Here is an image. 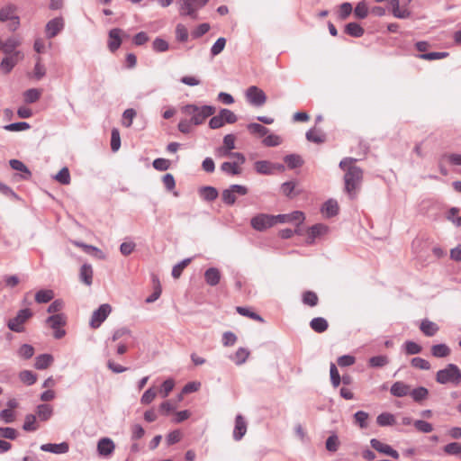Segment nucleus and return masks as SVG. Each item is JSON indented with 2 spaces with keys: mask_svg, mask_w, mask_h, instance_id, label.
<instances>
[{
  "mask_svg": "<svg viewBox=\"0 0 461 461\" xmlns=\"http://www.w3.org/2000/svg\"><path fill=\"white\" fill-rule=\"evenodd\" d=\"M357 161L353 158H344L339 162V167L345 171L344 185L345 192L350 200L357 197L363 181V170L355 165Z\"/></svg>",
  "mask_w": 461,
  "mask_h": 461,
  "instance_id": "1",
  "label": "nucleus"
},
{
  "mask_svg": "<svg viewBox=\"0 0 461 461\" xmlns=\"http://www.w3.org/2000/svg\"><path fill=\"white\" fill-rule=\"evenodd\" d=\"M182 112L185 115L190 116L191 122L194 125H200L206 118L214 114L215 107L212 105L197 106L195 104H186L182 107Z\"/></svg>",
  "mask_w": 461,
  "mask_h": 461,
  "instance_id": "2",
  "label": "nucleus"
},
{
  "mask_svg": "<svg viewBox=\"0 0 461 461\" xmlns=\"http://www.w3.org/2000/svg\"><path fill=\"white\" fill-rule=\"evenodd\" d=\"M436 381L441 384H452L458 385L461 383V370L455 364H448L436 374Z\"/></svg>",
  "mask_w": 461,
  "mask_h": 461,
  "instance_id": "3",
  "label": "nucleus"
},
{
  "mask_svg": "<svg viewBox=\"0 0 461 461\" xmlns=\"http://www.w3.org/2000/svg\"><path fill=\"white\" fill-rule=\"evenodd\" d=\"M32 316V312L28 309L20 310L16 316L10 319L7 322V327L9 330L14 332H23L24 331V323Z\"/></svg>",
  "mask_w": 461,
  "mask_h": 461,
  "instance_id": "4",
  "label": "nucleus"
},
{
  "mask_svg": "<svg viewBox=\"0 0 461 461\" xmlns=\"http://www.w3.org/2000/svg\"><path fill=\"white\" fill-rule=\"evenodd\" d=\"M247 101L253 106L260 107L267 102L265 92L256 86L248 87L245 93Z\"/></svg>",
  "mask_w": 461,
  "mask_h": 461,
  "instance_id": "5",
  "label": "nucleus"
},
{
  "mask_svg": "<svg viewBox=\"0 0 461 461\" xmlns=\"http://www.w3.org/2000/svg\"><path fill=\"white\" fill-rule=\"evenodd\" d=\"M235 194L245 195L248 194V188L241 185H231L229 188L224 189L221 193L222 202L227 205H232L236 202Z\"/></svg>",
  "mask_w": 461,
  "mask_h": 461,
  "instance_id": "6",
  "label": "nucleus"
},
{
  "mask_svg": "<svg viewBox=\"0 0 461 461\" xmlns=\"http://www.w3.org/2000/svg\"><path fill=\"white\" fill-rule=\"evenodd\" d=\"M250 224L254 230L264 231L276 224V218L275 215L260 213L251 219Z\"/></svg>",
  "mask_w": 461,
  "mask_h": 461,
  "instance_id": "7",
  "label": "nucleus"
},
{
  "mask_svg": "<svg viewBox=\"0 0 461 461\" xmlns=\"http://www.w3.org/2000/svg\"><path fill=\"white\" fill-rule=\"evenodd\" d=\"M111 311L112 308L110 304L104 303L100 305L92 314L90 326L94 329L100 327V325L106 320Z\"/></svg>",
  "mask_w": 461,
  "mask_h": 461,
  "instance_id": "8",
  "label": "nucleus"
},
{
  "mask_svg": "<svg viewBox=\"0 0 461 461\" xmlns=\"http://www.w3.org/2000/svg\"><path fill=\"white\" fill-rule=\"evenodd\" d=\"M65 26V23L62 17H55L49 21L46 24V36L49 39H52L57 36Z\"/></svg>",
  "mask_w": 461,
  "mask_h": 461,
  "instance_id": "9",
  "label": "nucleus"
},
{
  "mask_svg": "<svg viewBox=\"0 0 461 461\" xmlns=\"http://www.w3.org/2000/svg\"><path fill=\"white\" fill-rule=\"evenodd\" d=\"M275 218L276 223L296 222L297 224H301L305 219L303 212L301 211H294L287 214H278Z\"/></svg>",
  "mask_w": 461,
  "mask_h": 461,
  "instance_id": "10",
  "label": "nucleus"
},
{
  "mask_svg": "<svg viewBox=\"0 0 461 461\" xmlns=\"http://www.w3.org/2000/svg\"><path fill=\"white\" fill-rule=\"evenodd\" d=\"M370 445L374 449L380 453L390 456L395 459L399 457V453L396 450H394L390 445L384 444L376 438H372L370 440Z\"/></svg>",
  "mask_w": 461,
  "mask_h": 461,
  "instance_id": "11",
  "label": "nucleus"
},
{
  "mask_svg": "<svg viewBox=\"0 0 461 461\" xmlns=\"http://www.w3.org/2000/svg\"><path fill=\"white\" fill-rule=\"evenodd\" d=\"M122 33V30L119 28H113L109 31L108 36V49L110 51H116L122 45L121 35Z\"/></svg>",
  "mask_w": 461,
  "mask_h": 461,
  "instance_id": "12",
  "label": "nucleus"
},
{
  "mask_svg": "<svg viewBox=\"0 0 461 461\" xmlns=\"http://www.w3.org/2000/svg\"><path fill=\"white\" fill-rule=\"evenodd\" d=\"M40 448L41 451H44V452H50V453L60 455V454H66L68 452L69 445L67 442H61L59 444L47 443V444H42L40 447Z\"/></svg>",
  "mask_w": 461,
  "mask_h": 461,
  "instance_id": "13",
  "label": "nucleus"
},
{
  "mask_svg": "<svg viewBox=\"0 0 461 461\" xmlns=\"http://www.w3.org/2000/svg\"><path fill=\"white\" fill-rule=\"evenodd\" d=\"M115 449L114 442L109 438H103L97 443V452L100 456H108Z\"/></svg>",
  "mask_w": 461,
  "mask_h": 461,
  "instance_id": "14",
  "label": "nucleus"
},
{
  "mask_svg": "<svg viewBox=\"0 0 461 461\" xmlns=\"http://www.w3.org/2000/svg\"><path fill=\"white\" fill-rule=\"evenodd\" d=\"M247 432V422L241 414L235 418V427L233 430V438L236 441L240 440Z\"/></svg>",
  "mask_w": 461,
  "mask_h": 461,
  "instance_id": "15",
  "label": "nucleus"
},
{
  "mask_svg": "<svg viewBox=\"0 0 461 461\" xmlns=\"http://www.w3.org/2000/svg\"><path fill=\"white\" fill-rule=\"evenodd\" d=\"M390 393L394 397H404L411 393V386L402 381L393 383L390 388Z\"/></svg>",
  "mask_w": 461,
  "mask_h": 461,
  "instance_id": "16",
  "label": "nucleus"
},
{
  "mask_svg": "<svg viewBox=\"0 0 461 461\" xmlns=\"http://www.w3.org/2000/svg\"><path fill=\"white\" fill-rule=\"evenodd\" d=\"M420 330L425 336L433 337L438 332L439 326L429 319H424L420 321Z\"/></svg>",
  "mask_w": 461,
  "mask_h": 461,
  "instance_id": "17",
  "label": "nucleus"
},
{
  "mask_svg": "<svg viewBox=\"0 0 461 461\" xmlns=\"http://www.w3.org/2000/svg\"><path fill=\"white\" fill-rule=\"evenodd\" d=\"M235 149V136L227 134L223 137V146L218 149L219 156L227 157V155Z\"/></svg>",
  "mask_w": 461,
  "mask_h": 461,
  "instance_id": "18",
  "label": "nucleus"
},
{
  "mask_svg": "<svg viewBox=\"0 0 461 461\" xmlns=\"http://www.w3.org/2000/svg\"><path fill=\"white\" fill-rule=\"evenodd\" d=\"M195 4L196 2L192 0H179L180 14L196 18V9L194 8Z\"/></svg>",
  "mask_w": 461,
  "mask_h": 461,
  "instance_id": "19",
  "label": "nucleus"
},
{
  "mask_svg": "<svg viewBox=\"0 0 461 461\" xmlns=\"http://www.w3.org/2000/svg\"><path fill=\"white\" fill-rule=\"evenodd\" d=\"M93 268L90 264H83L80 267L79 278L86 285L90 286L93 283Z\"/></svg>",
  "mask_w": 461,
  "mask_h": 461,
  "instance_id": "20",
  "label": "nucleus"
},
{
  "mask_svg": "<svg viewBox=\"0 0 461 461\" xmlns=\"http://www.w3.org/2000/svg\"><path fill=\"white\" fill-rule=\"evenodd\" d=\"M321 211L327 218L337 215L339 212L338 202L334 199H329L323 203Z\"/></svg>",
  "mask_w": 461,
  "mask_h": 461,
  "instance_id": "21",
  "label": "nucleus"
},
{
  "mask_svg": "<svg viewBox=\"0 0 461 461\" xmlns=\"http://www.w3.org/2000/svg\"><path fill=\"white\" fill-rule=\"evenodd\" d=\"M204 279L207 285L215 286L220 283L221 273L216 267H210L204 273Z\"/></svg>",
  "mask_w": 461,
  "mask_h": 461,
  "instance_id": "22",
  "label": "nucleus"
},
{
  "mask_svg": "<svg viewBox=\"0 0 461 461\" xmlns=\"http://www.w3.org/2000/svg\"><path fill=\"white\" fill-rule=\"evenodd\" d=\"M255 170L261 175L274 174V163L267 160H258L254 164Z\"/></svg>",
  "mask_w": 461,
  "mask_h": 461,
  "instance_id": "23",
  "label": "nucleus"
},
{
  "mask_svg": "<svg viewBox=\"0 0 461 461\" xmlns=\"http://www.w3.org/2000/svg\"><path fill=\"white\" fill-rule=\"evenodd\" d=\"M221 170L229 176H239L242 173L240 165L235 162L225 161L221 165Z\"/></svg>",
  "mask_w": 461,
  "mask_h": 461,
  "instance_id": "24",
  "label": "nucleus"
},
{
  "mask_svg": "<svg viewBox=\"0 0 461 461\" xmlns=\"http://www.w3.org/2000/svg\"><path fill=\"white\" fill-rule=\"evenodd\" d=\"M21 44V41L18 37L14 36L8 38L5 41H3V51L5 54L13 55L15 51V49Z\"/></svg>",
  "mask_w": 461,
  "mask_h": 461,
  "instance_id": "25",
  "label": "nucleus"
},
{
  "mask_svg": "<svg viewBox=\"0 0 461 461\" xmlns=\"http://www.w3.org/2000/svg\"><path fill=\"white\" fill-rule=\"evenodd\" d=\"M19 55L20 51H16L13 55L8 56L2 60L0 66L5 74L9 73L15 66L18 61Z\"/></svg>",
  "mask_w": 461,
  "mask_h": 461,
  "instance_id": "26",
  "label": "nucleus"
},
{
  "mask_svg": "<svg viewBox=\"0 0 461 461\" xmlns=\"http://www.w3.org/2000/svg\"><path fill=\"white\" fill-rule=\"evenodd\" d=\"M53 360V357L50 354H41L35 358L34 366L38 370H43L48 368Z\"/></svg>",
  "mask_w": 461,
  "mask_h": 461,
  "instance_id": "27",
  "label": "nucleus"
},
{
  "mask_svg": "<svg viewBox=\"0 0 461 461\" xmlns=\"http://www.w3.org/2000/svg\"><path fill=\"white\" fill-rule=\"evenodd\" d=\"M66 316L62 313H57L50 316L46 320V323L52 329L61 328L66 324Z\"/></svg>",
  "mask_w": 461,
  "mask_h": 461,
  "instance_id": "28",
  "label": "nucleus"
},
{
  "mask_svg": "<svg viewBox=\"0 0 461 461\" xmlns=\"http://www.w3.org/2000/svg\"><path fill=\"white\" fill-rule=\"evenodd\" d=\"M199 194L201 197L207 202L214 201L219 195L217 189L212 186L201 187L199 190Z\"/></svg>",
  "mask_w": 461,
  "mask_h": 461,
  "instance_id": "29",
  "label": "nucleus"
},
{
  "mask_svg": "<svg viewBox=\"0 0 461 461\" xmlns=\"http://www.w3.org/2000/svg\"><path fill=\"white\" fill-rule=\"evenodd\" d=\"M36 413L41 420L46 421L52 416L53 408L49 404L42 403L37 406Z\"/></svg>",
  "mask_w": 461,
  "mask_h": 461,
  "instance_id": "30",
  "label": "nucleus"
},
{
  "mask_svg": "<svg viewBox=\"0 0 461 461\" xmlns=\"http://www.w3.org/2000/svg\"><path fill=\"white\" fill-rule=\"evenodd\" d=\"M450 352L449 347L444 343L436 344L431 347V355L435 357H446L449 356Z\"/></svg>",
  "mask_w": 461,
  "mask_h": 461,
  "instance_id": "31",
  "label": "nucleus"
},
{
  "mask_svg": "<svg viewBox=\"0 0 461 461\" xmlns=\"http://www.w3.org/2000/svg\"><path fill=\"white\" fill-rule=\"evenodd\" d=\"M310 327L314 331H316L318 333H322L325 330H327L329 324H328V321H326V319H324L322 317H316V318H313L310 321Z\"/></svg>",
  "mask_w": 461,
  "mask_h": 461,
  "instance_id": "32",
  "label": "nucleus"
},
{
  "mask_svg": "<svg viewBox=\"0 0 461 461\" xmlns=\"http://www.w3.org/2000/svg\"><path fill=\"white\" fill-rule=\"evenodd\" d=\"M376 422L381 427L393 426L396 423L395 416L390 412H382L376 418Z\"/></svg>",
  "mask_w": 461,
  "mask_h": 461,
  "instance_id": "33",
  "label": "nucleus"
},
{
  "mask_svg": "<svg viewBox=\"0 0 461 461\" xmlns=\"http://www.w3.org/2000/svg\"><path fill=\"white\" fill-rule=\"evenodd\" d=\"M345 32L352 37L359 38L363 36L365 31L357 23H348L345 26Z\"/></svg>",
  "mask_w": 461,
  "mask_h": 461,
  "instance_id": "34",
  "label": "nucleus"
},
{
  "mask_svg": "<svg viewBox=\"0 0 461 461\" xmlns=\"http://www.w3.org/2000/svg\"><path fill=\"white\" fill-rule=\"evenodd\" d=\"M54 298V292L50 289H41L35 294V301L38 303H47Z\"/></svg>",
  "mask_w": 461,
  "mask_h": 461,
  "instance_id": "35",
  "label": "nucleus"
},
{
  "mask_svg": "<svg viewBox=\"0 0 461 461\" xmlns=\"http://www.w3.org/2000/svg\"><path fill=\"white\" fill-rule=\"evenodd\" d=\"M392 11L394 17L398 19H407L411 16V12L406 8L400 7V0H394L392 5Z\"/></svg>",
  "mask_w": 461,
  "mask_h": 461,
  "instance_id": "36",
  "label": "nucleus"
},
{
  "mask_svg": "<svg viewBox=\"0 0 461 461\" xmlns=\"http://www.w3.org/2000/svg\"><path fill=\"white\" fill-rule=\"evenodd\" d=\"M41 95V90L38 88H30L23 94L24 102L27 104H33L37 102Z\"/></svg>",
  "mask_w": 461,
  "mask_h": 461,
  "instance_id": "37",
  "label": "nucleus"
},
{
  "mask_svg": "<svg viewBox=\"0 0 461 461\" xmlns=\"http://www.w3.org/2000/svg\"><path fill=\"white\" fill-rule=\"evenodd\" d=\"M305 137L307 140L317 144L325 141V135L322 132L317 131L316 129H310L306 132Z\"/></svg>",
  "mask_w": 461,
  "mask_h": 461,
  "instance_id": "38",
  "label": "nucleus"
},
{
  "mask_svg": "<svg viewBox=\"0 0 461 461\" xmlns=\"http://www.w3.org/2000/svg\"><path fill=\"white\" fill-rule=\"evenodd\" d=\"M9 164L13 169L24 173V175L23 176V178L28 179L31 176V171L24 165V163L22 162L21 160L11 159L9 161Z\"/></svg>",
  "mask_w": 461,
  "mask_h": 461,
  "instance_id": "39",
  "label": "nucleus"
},
{
  "mask_svg": "<svg viewBox=\"0 0 461 461\" xmlns=\"http://www.w3.org/2000/svg\"><path fill=\"white\" fill-rule=\"evenodd\" d=\"M284 161L286 163L287 167L291 169L299 167L303 163L302 158L296 154L286 155L284 158Z\"/></svg>",
  "mask_w": 461,
  "mask_h": 461,
  "instance_id": "40",
  "label": "nucleus"
},
{
  "mask_svg": "<svg viewBox=\"0 0 461 461\" xmlns=\"http://www.w3.org/2000/svg\"><path fill=\"white\" fill-rule=\"evenodd\" d=\"M327 227L323 224H315L309 229V243H312L315 238L326 232Z\"/></svg>",
  "mask_w": 461,
  "mask_h": 461,
  "instance_id": "41",
  "label": "nucleus"
},
{
  "mask_svg": "<svg viewBox=\"0 0 461 461\" xmlns=\"http://www.w3.org/2000/svg\"><path fill=\"white\" fill-rule=\"evenodd\" d=\"M248 131L254 135L265 136L268 133L269 130L260 123L251 122L247 125Z\"/></svg>",
  "mask_w": 461,
  "mask_h": 461,
  "instance_id": "42",
  "label": "nucleus"
},
{
  "mask_svg": "<svg viewBox=\"0 0 461 461\" xmlns=\"http://www.w3.org/2000/svg\"><path fill=\"white\" fill-rule=\"evenodd\" d=\"M16 7L14 5H8L2 9H0V22L10 21L14 16H15Z\"/></svg>",
  "mask_w": 461,
  "mask_h": 461,
  "instance_id": "43",
  "label": "nucleus"
},
{
  "mask_svg": "<svg viewBox=\"0 0 461 461\" xmlns=\"http://www.w3.org/2000/svg\"><path fill=\"white\" fill-rule=\"evenodd\" d=\"M410 395L415 402H421L425 400L429 395V391L427 388L423 386H420L418 388H415L413 390L411 389Z\"/></svg>",
  "mask_w": 461,
  "mask_h": 461,
  "instance_id": "44",
  "label": "nucleus"
},
{
  "mask_svg": "<svg viewBox=\"0 0 461 461\" xmlns=\"http://www.w3.org/2000/svg\"><path fill=\"white\" fill-rule=\"evenodd\" d=\"M444 452L461 458V444L458 442L448 443L444 447Z\"/></svg>",
  "mask_w": 461,
  "mask_h": 461,
  "instance_id": "45",
  "label": "nucleus"
},
{
  "mask_svg": "<svg viewBox=\"0 0 461 461\" xmlns=\"http://www.w3.org/2000/svg\"><path fill=\"white\" fill-rule=\"evenodd\" d=\"M389 363V359L384 355L375 356L369 358L368 364L371 367H383Z\"/></svg>",
  "mask_w": 461,
  "mask_h": 461,
  "instance_id": "46",
  "label": "nucleus"
},
{
  "mask_svg": "<svg viewBox=\"0 0 461 461\" xmlns=\"http://www.w3.org/2000/svg\"><path fill=\"white\" fill-rule=\"evenodd\" d=\"M38 428L39 427L36 422V416L33 414H27L24 419L23 429L25 431H35L38 429Z\"/></svg>",
  "mask_w": 461,
  "mask_h": 461,
  "instance_id": "47",
  "label": "nucleus"
},
{
  "mask_svg": "<svg viewBox=\"0 0 461 461\" xmlns=\"http://www.w3.org/2000/svg\"><path fill=\"white\" fill-rule=\"evenodd\" d=\"M354 14L358 19H365L368 14V6L366 1L357 3L354 9Z\"/></svg>",
  "mask_w": 461,
  "mask_h": 461,
  "instance_id": "48",
  "label": "nucleus"
},
{
  "mask_svg": "<svg viewBox=\"0 0 461 461\" xmlns=\"http://www.w3.org/2000/svg\"><path fill=\"white\" fill-rule=\"evenodd\" d=\"M19 378L23 384L32 385L36 382L37 375L32 371L23 370L20 373Z\"/></svg>",
  "mask_w": 461,
  "mask_h": 461,
  "instance_id": "49",
  "label": "nucleus"
},
{
  "mask_svg": "<svg viewBox=\"0 0 461 461\" xmlns=\"http://www.w3.org/2000/svg\"><path fill=\"white\" fill-rule=\"evenodd\" d=\"M168 42L160 37H157L152 42V50L155 52H165L168 50Z\"/></svg>",
  "mask_w": 461,
  "mask_h": 461,
  "instance_id": "50",
  "label": "nucleus"
},
{
  "mask_svg": "<svg viewBox=\"0 0 461 461\" xmlns=\"http://www.w3.org/2000/svg\"><path fill=\"white\" fill-rule=\"evenodd\" d=\"M30 128V124L26 122H13L4 126V129L7 131H23Z\"/></svg>",
  "mask_w": 461,
  "mask_h": 461,
  "instance_id": "51",
  "label": "nucleus"
},
{
  "mask_svg": "<svg viewBox=\"0 0 461 461\" xmlns=\"http://www.w3.org/2000/svg\"><path fill=\"white\" fill-rule=\"evenodd\" d=\"M326 449L330 452H336L339 447V437L333 433L328 437L326 439Z\"/></svg>",
  "mask_w": 461,
  "mask_h": 461,
  "instance_id": "52",
  "label": "nucleus"
},
{
  "mask_svg": "<svg viewBox=\"0 0 461 461\" xmlns=\"http://www.w3.org/2000/svg\"><path fill=\"white\" fill-rule=\"evenodd\" d=\"M368 413L364 411H358L354 414L355 422L358 424L361 429H366L368 427Z\"/></svg>",
  "mask_w": 461,
  "mask_h": 461,
  "instance_id": "53",
  "label": "nucleus"
},
{
  "mask_svg": "<svg viewBox=\"0 0 461 461\" xmlns=\"http://www.w3.org/2000/svg\"><path fill=\"white\" fill-rule=\"evenodd\" d=\"M249 356V351L247 348H240L233 357V361L236 365L240 366L246 362Z\"/></svg>",
  "mask_w": 461,
  "mask_h": 461,
  "instance_id": "54",
  "label": "nucleus"
},
{
  "mask_svg": "<svg viewBox=\"0 0 461 461\" xmlns=\"http://www.w3.org/2000/svg\"><path fill=\"white\" fill-rule=\"evenodd\" d=\"M236 310H237V312H239L242 316L249 317L252 320H255V321H258L260 322L264 321V319L260 315H258V313H256L254 312H251L247 307L238 306Z\"/></svg>",
  "mask_w": 461,
  "mask_h": 461,
  "instance_id": "55",
  "label": "nucleus"
},
{
  "mask_svg": "<svg viewBox=\"0 0 461 461\" xmlns=\"http://www.w3.org/2000/svg\"><path fill=\"white\" fill-rule=\"evenodd\" d=\"M188 31L186 29V27L182 24V23H178L176 26V39L177 41L179 42H185L187 41L188 40Z\"/></svg>",
  "mask_w": 461,
  "mask_h": 461,
  "instance_id": "56",
  "label": "nucleus"
},
{
  "mask_svg": "<svg viewBox=\"0 0 461 461\" xmlns=\"http://www.w3.org/2000/svg\"><path fill=\"white\" fill-rule=\"evenodd\" d=\"M303 302L311 307L316 306L318 303V296L314 292L306 291L303 294Z\"/></svg>",
  "mask_w": 461,
  "mask_h": 461,
  "instance_id": "57",
  "label": "nucleus"
},
{
  "mask_svg": "<svg viewBox=\"0 0 461 461\" xmlns=\"http://www.w3.org/2000/svg\"><path fill=\"white\" fill-rule=\"evenodd\" d=\"M226 45V39L223 37H220L217 39V41L213 43V45L211 48V54L212 56L215 57L219 55L223 50Z\"/></svg>",
  "mask_w": 461,
  "mask_h": 461,
  "instance_id": "58",
  "label": "nucleus"
},
{
  "mask_svg": "<svg viewBox=\"0 0 461 461\" xmlns=\"http://www.w3.org/2000/svg\"><path fill=\"white\" fill-rule=\"evenodd\" d=\"M219 113L221 115L224 123H234L238 120L237 115L229 109H221Z\"/></svg>",
  "mask_w": 461,
  "mask_h": 461,
  "instance_id": "59",
  "label": "nucleus"
},
{
  "mask_svg": "<svg viewBox=\"0 0 461 461\" xmlns=\"http://www.w3.org/2000/svg\"><path fill=\"white\" fill-rule=\"evenodd\" d=\"M458 212L459 209L457 207L450 208L447 214V219L456 227H461V216H456Z\"/></svg>",
  "mask_w": 461,
  "mask_h": 461,
  "instance_id": "60",
  "label": "nucleus"
},
{
  "mask_svg": "<svg viewBox=\"0 0 461 461\" xmlns=\"http://www.w3.org/2000/svg\"><path fill=\"white\" fill-rule=\"evenodd\" d=\"M55 179L62 185H68L70 183V173L68 168L62 167L55 176Z\"/></svg>",
  "mask_w": 461,
  "mask_h": 461,
  "instance_id": "61",
  "label": "nucleus"
},
{
  "mask_svg": "<svg viewBox=\"0 0 461 461\" xmlns=\"http://www.w3.org/2000/svg\"><path fill=\"white\" fill-rule=\"evenodd\" d=\"M405 352L408 355H416L421 352L422 348L420 345L414 341L408 340L404 343Z\"/></svg>",
  "mask_w": 461,
  "mask_h": 461,
  "instance_id": "62",
  "label": "nucleus"
},
{
  "mask_svg": "<svg viewBox=\"0 0 461 461\" xmlns=\"http://www.w3.org/2000/svg\"><path fill=\"white\" fill-rule=\"evenodd\" d=\"M33 354L34 348L30 344H23L18 349V355L24 359L31 358Z\"/></svg>",
  "mask_w": 461,
  "mask_h": 461,
  "instance_id": "63",
  "label": "nucleus"
},
{
  "mask_svg": "<svg viewBox=\"0 0 461 461\" xmlns=\"http://www.w3.org/2000/svg\"><path fill=\"white\" fill-rule=\"evenodd\" d=\"M262 143L266 147H276L282 143V139L280 136L276 134H268L263 140Z\"/></svg>",
  "mask_w": 461,
  "mask_h": 461,
  "instance_id": "64",
  "label": "nucleus"
}]
</instances>
